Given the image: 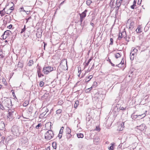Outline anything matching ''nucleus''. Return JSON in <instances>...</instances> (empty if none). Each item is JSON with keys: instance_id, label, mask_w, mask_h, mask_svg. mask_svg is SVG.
<instances>
[{"instance_id": "obj_46", "label": "nucleus", "mask_w": 150, "mask_h": 150, "mask_svg": "<svg viewBox=\"0 0 150 150\" xmlns=\"http://www.w3.org/2000/svg\"><path fill=\"white\" fill-rule=\"evenodd\" d=\"M110 45H112L113 44V39L111 38L110 39Z\"/></svg>"}, {"instance_id": "obj_12", "label": "nucleus", "mask_w": 150, "mask_h": 150, "mask_svg": "<svg viewBox=\"0 0 150 150\" xmlns=\"http://www.w3.org/2000/svg\"><path fill=\"white\" fill-rule=\"evenodd\" d=\"M146 112L147 111H146L143 114H142L141 115H134V118H136L138 116L141 117L142 116V117L141 118H142L145 116Z\"/></svg>"}, {"instance_id": "obj_27", "label": "nucleus", "mask_w": 150, "mask_h": 150, "mask_svg": "<svg viewBox=\"0 0 150 150\" xmlns=\"http://www.w3.org/2000/svg\"><path fill=\"white\" fill-rule=\"evenodd\" d=\"M29 103V101L28 100H26L23 104V106L26 107L27 106Z\"/></svg>"}, {"instance_id": "obj_51", "label": "nucleus", "mask_w": 150, "mask_h": 150, "mask_svg": "<svg viewBox=\"0 0 150 150\" xmlns=\"http://www.w3.org/2000/svg\"><path fill=\"white\" fill-rule=\"evenodd\" d=\"M109 60L110 63V64H111L112 66H114L115 64H113L111 61L110 59L109 58L108 59Z\"/></svg>"}, {"instance_id": "obj_34", "label": "nucleus", "mask_w": 150, "mask_h": 150, "mask_svg": "<svg viewBox=\"0 0 150 150\" xmlns=\"http://www.w3.org/2000/svg\"><path fill=\"white\" fill-rule=\"evenodd\" d=\"M92 3V1L91 0H88L86 1V4L88 6H89Z\"/></svg>"}, {"instance_id": "obj_52", "label": "nucleus", "mask_w": 150, "mask_h": 150, "mask_svg": "<svg viewBox=\"0 0 150 150\" xmlns=\"http://www.w3.org/2000/svg\"><path fill=\"white\" fill-rule=\"evenodd\" d=\"M31 18H32L31 17V16H30L28 18H26V20L27 21L26 23H27L28 22V20H29L31 19Z\"/></svg>"}, {"instance_id": "obj_32", "label": "nucleus", "mask_w": 150, "mask_h": 150, "mask_svg": "<svg viewBox=\"0 0 150 150\" xmlns=\"http://www.w3.org/2000/svg\"><path fill=\"white\" fill-rule=\"evenodd\" d=\"M97 85V83L96 81H94L93 83L92 87L93 88H96Z\"/></svg>"}, {"instance_id": "obj_22", "label": "nucleus", "mask_w": 150, "mask_h": 150, "mask_svg": "<svg viewBox=\"0 0 150 150\" xmlns=\"http://www.w3.org/2000/svg\"><path fill=\"white\" fill-rule=\"evenodd\" d=\"M8 115L7 116V117H8V116H11L13 114V112L11 110H9L8 111Z\"/></svg>"}, {"instance_id": "obj_18", "label": "nucleus", "mask_w": 150, "mask_h": 150, "mask_svg": "<svg viewBox=\"0 0 150 150\" xmlns=\"http://www.w3.org/2000/svg\"><path fill=\"white\" fill-rule=\"evenodd\" d=\"M37 73H38V76L39 77H41V76H44V75L42 74H41V73H40V69H39L37 70Z\"/></svg>"}, {"instance_id": "obj_48", "label": "nucleus", "mask_w": 150, "mask_h": 150, "mask_svg": "<svg viewBox=\"0 0 150 150\" xmlns=\"http://www.w3.org/2000/svg\"><path fill=\"white\" fill-rule=\"evenodd\" d=\"M64 129V127H62L61 128L60 130L59 131V132H60V133H62L63 130Z\"/></svg>"}, {"instance_id": "obj_62", "label": "nucleus", "mask_w": 150, "mask_h": 150, "mask_svg": "<svg viewBox=\"0 0 150 150\" xmlns=\"http://www.w3.org/2000/svg\"><path fill=\"white\" fill-rule=\"evenodd\" d=\"M89 89L90 88H88V89H86V93L89 92H90V90H89Z\"/></svg>"}, {"instance_id": "obj_56", "label": "nucleus", "mask_w": 150, "mask_h": 150, "mask_svg": "<svg viewBox=\"0 0 150 150\" xmlns=\"http://www.w3.org/2000/svg\"><path fill=\"white\" fill-rule=\"evenodd\" d=\"M12 25L11 24L10 25H8V26H7V28L9 29H10L11 28H12Z\"/></svg>"}, {"instance_id": "obj_43", "label": "nucleus", "mask_w": 150, "mask_h": 150, "mask_svg": "<svg viewBox=\"0 0 150 150\" xmlns=\"http://www.w3.org/2000/svg\"><path fill=\"white\" fill-rule=\"evenodd\" d=\"M39 85L40 87H42L44 85V82L42 81H40Z\"/></svg>"}, {"instance_id": "obj_45", "label": "nucleus", "mask_w": 150, "mask_h": 150, "mask_svg": "<svg viewBox=\"0 0 150 150\" xmlns=\"http://www.w3.org/2000/svg\"><path fill=\"white\" fill-rule=\"evenodd\" d=\"M2 82L5 85H6V80L5 79H3V80Z\"/></svg>"}, {"instance_id": "obj_19", "label": "nucleus", "mask_w": 150, "mask_h": 150, "mask_svg": "<svg viewBox=\"0 0 150 150\" xmlns=\"http://www.w3.org/2000/svg\"><path fill=\"white\" fill-rule=\"evenodd\" d=\"M71 130L69 127H67L66 129V133L67 134H69L71 133Z\"/></svg>"}, {"instance_id": "obj_20", "label": "nucleus", "mask_w": 150, "mask_h": 150, "mask_svg": "<svg viewBox=\"0 0 150 150\" xmlns=\"http://www.w3.org/2000/svg\"><path fill=\"white\" fill-rule=\"evenodd\" d=\"M137 3L136 1L135 0H134V2L133 3V4L131 6V8L132 9H134V8L135 6H136V4Z\"/></svg>"}, {"instance_id": "obj_30", "label": "nucleus", "mask_w": 150, "mask_h": 150, "mask_svg": "<svg viewBox=\"0 0 150 150\" xmlns=\"http://www.w3.org/2000/svg\"><path fill=\"white\" fill-rule=\"evenodd\" d=\"M6 13L5 11H3V10L0 11V14L1 16H2L5 15Z\"/></svg>"}, {"instance_id": "obj_44", "label": "nucleus", "mask_w": 150, "mask_h": 150, "mask_svg": "<svg viewBox=\"0 0 150 150\" xmlns=\"http://www.w3.org/2000/svg\"><path fill=\"white\" fill-rule=\"evenodd\" d=\"M10 10L9 9H8L6 11V13L8 14H10L12 12V11H10Z\"/></svg>"}, {"instance_id": "obj_36", "label": "nucleus", "mask_w": 150, "mask_h": 150, "mask_svg": "<svg viewBox=\"0 0 150 150\" xmlns=\"http://www.w3.org/2000/svg\"><path fill=\"white\" fill-rule=\"evenodd\" d=\"M66 136H67V139H69L71 137L72 135L70 134H67Z\"/></svg>"}, {"instance_id": "obj_6", "label": "nucleus", "mask_w": 150, "mask_h": 150, "mask_svg": "<svg viewBox=\"0 0 150 150\" xmlns=\"http://www.w3.org/2000/svg\"><path fill=\"white\" fill-rule=\"evenodd\" d=\"M9 32H10L9 30H7L5 31L2 36H3V38L4 39H6L9 35L10 34H9Z\"/></svg>"}, {"instance_id": "obj_39", "label": "nucleus", "mask_w": 150, "mask_h": 150, "mask_svg": "<svg viewBox=\"0 0 150 150\" xmlns=\"http://www.w3.org/2000/svg\"><path fill=\"white\" fill-rule=\"evenodd\" d=\"M42 124L41 123H39L36 126V128L37 129H39L40 127L42 126Z\"/></svg>"}, {"instance_id": "obj_31", "label": "nucleus", "mask_w": 150, "mask_h": 150, "mask_svg": "<svg viewBox=\"0 0 150 150\" xmlns=\"http://www.w3.org/2000/svg\"><path fill=\"white\" fill-rule=\"evenodd\" d=\"M137 33H141L142 32L141 28L138 27L137 28L136 30Z\"/></svg>"}, {"instance_id": "obj_23", "label": "nucleus", "mask_w": 150, "mask_h": 150, "mask_svg": "<svg viewBox=\"0 0 150 150\" xmlns=\"http://www.w3.org/2000/svg\"><path fill=\"white\" fill-rule=\"evenodd\" d=\"M62 111V109H59L57 110L56 112L57 114L59 115L61 113Z\"/></svg>"}, {"instance_id": "obj_58", "label": "nucleus", "mask_w": 150, "mask_h": 150, "mask_svg": "<svg viewBox=\"0 0 150 150\" xmlns=\"http://www.w3.org/2000/svg\"><path fill=\"white\" fill-rule=\"evenodd\" d=\"M9 9V10H10L11 11H13L14 9L13 7V6H12Z\"/></svg>"}, {"instance_id": "obj_4", "label": "nucleus", "mask_w": 150, "mask_h": 150, "mask_svg": "<svg viewBox=\"0 0 150 150\" xmlns=\"http://www.w3.org/2000/svg\"><path fill=\"white\" fill-rule=\"evenodd\" d=\"M11 21V17L9 16H5L4 20L3 21L4 24H7L8 23H10Z\"/></svg>"}, {"instance_id": "obj_54", "label": "nucleus", "mask_w": 150, "mask_h": 150, "mask_svg": "<svg viewBox=\"0 0 150 150\" xmlns=\"http://www.w3.org/2000/svg\"><path fill=\"white\" fill-rule=\"evenodd\" d=\"M62 133H60V132H59V139H61V137H62Z\"/></svg>"}, {"instance_id": "obj_3", "label": "nucleus", "mask_w": 150, "mask_h": 150, "mask_svg": "<svg viewBox=\"0 0 150 150\" xmlns=\"http://www.w3.org/2000/svg\"><path fill=\"white\" fill-rule=\"evenodd\" d=\"M53 70V67H45L43 69V72L45 74H47Z\"/></svg>"}, {"instance_id": "obj_15", "label": "nucleus", "mask_w": 150, "mask_h": 150, "mask_svg": "<svg viewBox=\"0 0 150 150\" xmlns=\"http://www.w3.org/2000/svg\"><path fill=\"white\" fill-rule=\"evenodd\" d=\"M93 76L91 75L89 76L88 77H86L85 79V81L87 82H88L93 78Z\"/></svg>"}, {"instance_id": "obj_9", "label": "nucleus", "mask_w": 150, "mask_h": 150, "mask_svg": "<svg viewBox=\"0 0 150 150\" xmlns=\"http://www.w3.org/2000/svg\"><path fill=\"white\" fill-rule=\"evenodd\" d=\"M126 34V32L124 31L123 32L121 33H120L119 35L118 39L120 40V39H121L123 37H124L125 38L126 37V35L124 36Z\"/></svg>"}, {"instance_id": "obj_42", "label": "nucleus", "mask_w": 150, "mask_h": 150, "mask_svg": "<svg viewBox=\"0 0 150 150\" xmlns=\"http://www.w3.org/2000/svg\"><path fill=\"white\" fill-rule=\"evenodd\" d=\"M51 122H49L47 123L46 125L45 126H48L49 127H50V129H51Z\"/></svg>"}, {"instance_id": "obj_37", "label": "nucleus", "mask_w": 150, "mask_h": 150, "mask_svg": "<svg viewBox=\"0 0 150 150\" xmlns=\"http://www.w3.org/2000/svg\"><path fill=\"white\" fill-rule=\"evenodd\" d=\"M126 141V139H125L123 138V137H122L121 140V143L123 144Z\"/></svg>"}, {"instance_id": "obj_57", "label": "nucleus", "mask_w": 150, "mask_h": 150, "mask_svg": "<svg viewBox=\"0 0 150 150\" xmlns=\"http://www.w3.org/2000/svg\"><path fill=\"white\" fill-rule=\"evenodd\" d=\"M20 11H23L22 10H23V11L25 12V11L24 10L23 7H21L20 8Z\"/></svg>"}, {"instance_id": "obj_5", "label": "nucleus", "mask_w": 150, "mask_h": 150, "mask_svg": "<svg viewBox=\"0 0 150 150\" xmlns=\"http://www.w3.org/2000/svg\"><path fill=\"white\" fill-rule=\"evenodd\" d=\"M138 129L141 131H144L147 128L145 125L144 124H142L139 126H137Z\"/></svg>"}, {"instance_id": "obj_14", "label": "nucleus", "mask_w": 150, "mask_h": 150, "mask_svg": "<svg viewBox=\"0 0 150 150\" xmlns=\"http://www.w3.org/2000/svg\"><path fill=\"white\" fill-rule=\"evenodd\" d=\"M136 54L135 52L132 53V51H131V52L130 54V59L131 60H133L134 59V55Z\"/></svg>"}, {"instance_id": "obj_16", "label": "nucleus", "mask_w": 150, "mask_h": 150, "mask_svg": "<svg viewBox=\"0 0 150 150\" xmlns=\"http://www.w3.org/2000/svg\"><path fill=\"white\" fill-rule=\"evenodd\" d=\"M124 123H122L121 125H120L119 127H120V128H118L117 130L119 131H121L123 130V128L124 127Z\"/></svg>"}, {"instance_id": "obj_64", "label": "nucleus", "mask_w": 150, "mask_h": 150, "mask_svg": "<svg viewBox=\"0 0 150 150\" xmlns=\"http://www.w3.org/2000/svg\"><path fill=\"white\" fill-rule=\"evenodd\" d=\"M94 67V64H93V65H92L91 68V69H93Z\"/></svg>"}, {"instance_id": "obj_59", "label": "nucleus", "mask_w": 150, "mask_h": 150, "mask_svg": "<svg viewBox=\"0 0 150 150\" xmlns=\"http://www.w3.org/2000/svg\"><path fill=\"white\" fill-rule=\"evenodd\" d=\"M132 52L133 51H134V52H135V53H136V52H137V50L135 48H134L132 50Z\"/></svg>"}, {"instance_id": "obj_17", "label": "nucleus", "mask_w": 150, "mask_h": 150, "mask_svg": "<svg viewBox=\"0 0 150 150\" xmlns=\"http://www.w3.org/2000/svg\"><path fill=\"white\" fill-rule=\"evenodd\" d=\"M23 63L22 62H18V67L22 68L23 67Z\"/></svg>"}, {"instance_id": "obj_11", "label": "nucleus", "mask_w": 150, "mask_h": 150, "mask_svg": "<svg viewBox=\"0 0 150 150\" xmlns=\"http://www.w3.org/2000/svg\"><path fill=\"white\" fill-rule=\"evenodd\" d=\"M5 127L4 122L1 120H0V130L4 129Z\"/></svg>"}, {"instance_id": "obj_49", "label": "nucleus", "mask_w": 150, "mask_h": 150, "mask_svg": "<svg viewBox=\"0 0 150 150\" xmlns=\"http://www.w3.org/2000/svg\"><path fill=\"white\" fill-rule=\"evenodd\" d=\"M48 112V109L47 108H46L45 110V111L44 112H45V113H46V114L47 115V114H48L49 113Z\"/></svg>"}, {"instance_id": "obj_10", "label": "nucleus", "mask_w": 150, "mask_h": 150, "mask_svg": "<svg viewBox=\"0 0 150 150\" xmlns=\"http://www.w3.org/2000/svg\"><path fill=\"white\" fill-rule=\"evenodd\" d=\"M96 96H97L98 98L99 99H103V97L104 95L103 94H100L98 93H97L95 94Z\"/></svg>"}, {"instance_id": "obj_2", "label": "nucleus", "mask_w": 150, "mask_h": 150, "mask_svg": "<svg viewBox=\"0 0 150 150\" xmlns=\"http://www.w3.org/2000/svg\"><path fill=\"white\" fill-rule=\"evenodd\" d=\"M19 128L16 126H13L11 128V132L12 133L16 136L20 135Z\"/></svg>"}, {"instance_id": "obj_38", "label": "nucleus", "mask_w": 150, "mask_h": 150, "mask_svg": "<svg viewBox=\"0 0 150 150\" xmlns=\"http://www.w3.org/2000/svg\"><path fill=\"white\" fill-rule=\"evenodd\" d=\"M0 108L1 109L3 110L4 108L3 106L2 105V104L1 103V102H0Z\"/></svg>"}, {"instance_id": "obj_53", "label": "nucleus", "mask_w": 150, "mask_h": 150, "mask_svg": "<svg viewBox=\"0 0 150 150\" xmlns=\"http://www.w3.org/2000/svg\"><path fill=\"white\" fill-rule=\"evenodd\" d=\"M84 19V18H82L80 17V21L81 22V25L82 24V23Z\"/></svg>"}, {"instance_id": "obj_26", "label": "nucleus", "mask_w": 150, "mask_h": 150, "mask_svg": "<svg viewBox=\"0 0 150 150\" xmlns=\"http://www.w3.org/2000/svg\"><path fill=\"white\" fill-rule=\"evenodd\" d=\"M33 64V60H30L28 63V65L29 66H31Z\"/></svg>"}, {"instance_id": "obj_1", "label": "nucleus", "mask_w": 150, "mask_h": 150, "mask_svg": "<svg viewBox=\"0 0 150 150\" xmlns=\"http://www.w3.org/2000/svg\"><path fill=\"white\" fill-rule=\"evenodd\" d=\"M54 136L53 132L51 130H49L45 134V138L47 140H50L52 139Z\"/></svg>"}, {"instance_id": "obj_61", "label": "nucleus", "mask_w": 150, "mask_h": 150, "mask_svg": "<svg viewBox=\"0 0 150 150\" xmlns=\"http://www.w3.org/2000/svg\"><path fill=\"white\" fill-rule=\"evenodd\" d=\"M129 37H126L125 38L127 42H129Z\"/></svg>"}, {"instance_id": "obj_41", "label": "nucleus", "mask_w": 150, "mask_h": 150, "mask_svg": "<svg viewBox=\"0 0 150 150\" xmlns=\"http://www.w3.org/2000/svg\"><path fill=\"white\" fill-rule=\"evenodd\" d=\"M52 146L54 149H56L57 147L56 143H52Z\"/></svg>"}, {"instance_id": "obj_63", "label": "nucleus", "mask_w": 150, "mask_h": 150, "mask_svg": "<svg viewBox=\"0 0 150 150\" xmlns=\"http://www.w3.org/2000/svg\"><path fill=\"white\" fill-rule=\"evenodd\" d=\"M120 110H124L125 109V108L123 107H120Z\"/></svg>"}, {"instance_id": "obj_28", "label": "nucleus", "mask_w": 150, "mask_h": 150, "mask_svg": "<svg viewBox=\"0 0 150 150\" xmlns=\"http://www.w3.org/2000/svg\"><path fill=\"white\" fill-rule=\"evenodd\" d=\"M92 60V58L91 57L88 60V61L87 62L86 64L85 65V67H86L87 66L89 63Z\"/></svg>"}, {"instance_id": "obj_7", "label": "nucleus", "mask_w": 150, "mask_h": 150, "mask_svg": "<svg viewBox=\"0 0 150 150\" xmlns=\"http://www.w3.org/2000/svg\"><path fill=\"white\" fill-rule=\"evenodd\" d=\"M87 11V10L86 9L81 13H79V15L80 18H85L86 16V12Z\"/></svg>"}, {"instance_id": "obj_21", "label": "nucleus", "mask_w": 150, "mask_h": 150, "mask_svg": "<svg viewBox=\"0 0 150 150\" xmlns=\"http://www.w3.org/2000/svg\"><path fill=\"white\" fill-rule=\"evenodd\" d=\"M77 136L78 138H83V135L82 133L77 134Z\"/></svg>"}, {"instance_id": "obj_55", "label": "nucleus", "mask_w": 150, "mask_h": 150, "mask_svg": "<svg viewBox=\"0 0 150 150\" xmlns=\"http://www.w3.org/2000/svg\"><path fill=\"white\" fill-rule=\"evenodd\" d=\"M5 102H11V100L10 99H8L5 101Z\"/></svg>"}, {"instance_id": "obj_33", "label": "nucleus", "mask_w": 150, "mask_h": 150, "mask_svg": "<svg viewBox=\"0 0 150 150\" xmlns=\"http://www.w3.org/2000/svg\"><path fill=\"white\" fill-rule=\"evenodd\" d=\"M121 56V54L119 53H117L116 54L115 57L116 58H118L119 57H120Z\"/></svg>"}, {"instance_id": "obj_60", "label": "nucleus", "mask_w": 150, "mask_h": 150, "mask_svg": "<svg viewBox=\"0 0 150 150\" xmlns=\"http://www.w3.org/2000/svg\"><path fill=\"white\" fill-rule=\"evenodd\" d=\"M121 1H122V0H121L120 1V2H119V3L117 5H118V4H119V5L118 6H117V7L119 8V7L121 5Z\"/></svg>"}, {"instance_id": "obj_40", "label": "nucleus", "mask_w": 150, "mask_h": 150, "mask_svg": "<svg viewBox=\"0 0 150 150\" xmlns=\"http://www.w3.org/2000/svg\"><path fill=\"white\" fill-rule=\"evenodd\" d=\"M99 141L100 139L98 137L96 138L94 140V141L95 142L96 141H97V142H99Z\"/></svg>"}, {"instance_id": "obj_29", "label": "nucleus", "mask_w": 150, "mask_h": 150, "mask_svg": "<svg viewBox=\"0 0 150 150\" xmlns=\"http://www.w3.org/2000/svg\"><path fill=\"white\" fill-rule=\"evenodd\" d=\"M111 144V146L108 148V149L109 150H113L114 143H112Z\"/></svg>"}, {"instance_id": "obj_50", "label": "nucleus", "mask_w": 150, "mask_h": 150, "mask_svg": "<svg viewBox=\"0 0 150 150\" xmlns=\"http://www.w3.org/2000/svg\"><path fill=\"white\" fill-rule=\"evenodd\" d=\"M2 52H0V57L3 58L4 57V55L2 54Z\"/></svg>"}, {"instance_id": "obj_35", "label": "nucleus", "mask_w": 150, "mask_h": 150, "mask_svg": "<svg viewBox=\"0 0 150 150\" xmlns=\"http://www.w3.org/2000/svg\"><path fill=\"white\" fill-rule=\"evenodd\" d=\"M25 30H26V28H25V25H24V27L22 29V30H21V33H23L25 32Z\"/></svg>"}, {"instance_id": "obj_47", "label": "nucleus", "mask_w": 150, "mask_h": 150, "mask_svg": "<svg viewBox=\"0 0 150 150\" xmlns=\"http://www.w3.org/2000/svg\"><path fill=\"white\" fill-rule=\"evenodd\" d=\"M95 130L97 131H99L100 130V128L99 127L96 126Z\"/></svg>"}, {"instance_id": "obj_8", "label": "nucleus", "mask_w": 150, "mask_h": 150, "mask_svg": "<svg viewBox=\"0 0 150 150\" xmlns=\"http://www.w3.org/2000/svg\"><path fill=\"white\" fill-rule=\"evenodd\" d=\"M51 112H49V113L47 114V115L46 114V113H45V112H43L42 113V114H40V118H42L43 117H44L45 118H46L47 117H49V115L50 114Z\"/></svg>"}, {"instance_id": "obj_25", "label": "nucleus", "mask_w": 150, "mask_h": 150, "mask_svg": "<svg viewBox=\"0 0 150 150\" xmlns=\"http://www.w3.org/2000/svg\"><path fill=\"white\" fill-rule=\"evenodd\" d=\"M79 103V101L78 100H77L75 102V103L74 104V107L75 108H77L78 106Z\"/></svg>"}, {"instance_id": "obj_24", "label": "nucleus", "mask_w": 150, "mask_h": 150, "mask_svg": "<svg viewBox=\"0 0 150 150\" xmlns=\"http://www.w3.org/2000/svg\"><path fill=\"white\" fill-rule=\"evenodd\" d=\"M49 95V93H46L44 94L42 96V98H46Z\"/></svg>"}, {"instance_id": "obj_13", "label": "nucleus", "mask_w": 150, "mask_h": 150, "mask_svg": "<svg viewBox=\"0 0 150 150\" xmlns=\"http://www.w3.org/2000/svg\"><path fill=\"white\" fill-rule=\"evenodd\" d=\"M134 23L132 22L130 23L128 27V29L129 30H132L134 28Z\"/></svg>"}]
</instances>
